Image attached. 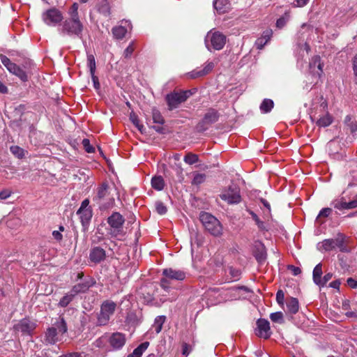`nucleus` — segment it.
<instances>
[{
  "instance_id": "f257e3e1",
  "label": "nucleus",
  "mask_w": 357,
  "mask_h": 357,
  "mask_svg": "<svg viewBox=\"0 0 357 357\" xmlns=\"http://www.w3.org/2000/svg\"><path fill=\"white\" fill-rule=\"evenodd\" d=\"M79 5L74 3L68 10V17L63 22L61 32L70 36L82 38L84 31V23L79 13Z\"/></svg>"
},
{
  "instance_id": "f03ea898",
  "label": "nucleus",
  "mask_w": 357,
  "mask_h": 357,
  "mask_svg": "<svg viewBox=\"0 0 357 357\" xmlns=\"http://www.w3.org/2000/svg\"><path fill=\"white\" fill-rule=\"evenodd\" d=\"M68 327L64 319L61 317L56 318L52 326L47 328L45 333V341L53 344L62 340L63 335L66 333Z\"/></svg>"
},
{
  "instance_id": "7ed1b4c3",
  "label": "nucleus",
  "mask_w": 357,
  "mask_h": 357,
  "mask_svg": "<svg viewBox=\"0 0 357 357\" xmlns=\"http://www.w3.org/2000/svg\"><path fill=\"white\" fill-rule=\"evenodd\" d=\"M199 219L206 230L211 235L215 236L222 235V225L215 216L206 212H202Z\"/></svg>"
},
{
  "instance_id": "20e7f679",
  "label": "nucleus",
  "mask_w": 357,
  "mask_h": 357,
  "mask_svg": "<svg viewBox=\"0 0 357 357\" xmlns=\"http://www.w3.org/2000/svg\"><path fill=\"white\" fill-rule=\"evenodd\" d=\"M165 276L160 280V286L165 291L170 288L171 280H183L185 278V273L181 270H176L172 268H165L162 271Z\"/></svg>"
},
{
  "instance_id": "39448f33",
  "label": "nucleus",
  "mask_w": 357,
  "mask_h": 357,
  "mask_svg": "<svg viewBox=\"0 0 357 357\" xmlns=\"http://www.w3.org/2000/svg\"><path fill=\"white\" fill-rule=\"evenodd\" d=\"M116 307V305L114 302L112 301H104L100 306V310L98 315V325H107L110 320V317L114 314Z\"/></svg>"
},
{
  "instance_id": "423d86ee",
  "label": "nucleus",
  "mask_w": 357,
  "mask_h": 357,
  "mask_svg": "<svg viewBox=\"0 0 357 357\" xmlns=\"http://www.w3.org/2000/svg\"><path fill=\"white\" fill-rule=\"evenodd\" d=\"M206 47L211 50L210 45L216 50H222L226 43V36L220 31H210L205 38Z\"/></svg>"
},
{
  "instance_id": "0eeeda50",
  "label": "nucleus",
  "mask_w": 357,
  "mask_h": 357,
  "mask_svg": "<svg viewBox=\"0 0 357 357\" xmlns=\"http://www.w3.org/2000/svg\"><path fill=\"white\" fill-rule=\"evenodd\" d=\"M220 197L228 204H237L241 201L240 188L234 184L222 190Z\"/></svg>"
},
{
  "instance_id": "6e6552de",
  "label": "nucleus",
  "mask_w": 357,
  "mask_h": 357,
  "mask_svg": "<svg viewBox=\"0 0 357 357\" xmlns=\"http://www.w3.org/2000/svg\"><path fill=\"white\" fill-rule=\"evenodd\" d=\"M192 93L191 91H182L180 92H173L166 96V100L169 110H172L178 107V105L185 102Z\"/></svg>"
},
{
  "instance_id": "1a4fd4ad",
  "label": "nucleus",
  "mask_w": 357,
  "mask_h": 357,
  "mask_svg": "<svg viewBox=\"0 0 357 357\" xmlns=\"http://www.w3.org/2000/svg\"><path fill=\"white\" fill-rule=\"evenodd\" d=\"M42 19L47 26H56L62 22L63 16L59 9L52 8L43 13Z\"/></svg>"
},
{
  "instance_id": "9d476101",
  "label": "nucleus",
  "mask_w": 357,
  "mask_h": 357,
  "mask_svg": "<svg viewBox=\"0 0 357 357\" xmlns=\"http://www.w3.org/2000/svg\"><path fill=\"white\" fill-rule=\"evenodd\" d=\"M0 61L10 73L16 75L23 82L27 81L26 72L17 64L13 63L6 56L1 54Z\"/></svg>"
},
{
  "instance_id": "9b49d317",
  "label": "nucleus",
  "mask_w": 357,
  "mask_h": 357,
  "mask_svg": "<svg viewBox=\"0 0 357 357\" xmlns=\"http://www.w3.org/2000/svg\"><path fill=\"white\" fill-rule=\"evenodd\" d=\"M218 119L219 114L218 111L214 109H209L204 114V118L197 125V130L199 132L206 130L211 124L218 121Z\"/></svg>"
},
{
  "instance_id": "f8f14e48",
  "label": "nucleus",
  "mask_w": 357,
  "mask_h": 357,
  "mask_svg": "<svg viewBox=\"0 0 357 357\" xmlns=\"http://www.w3.org/2000/svg\"><path fill=\"white\" fill-rule=\"evenodd\" d=\"M256 335L261 338L268 339L271 335L270 324L268 320L259 319L257 321Z\"/></svg>"
},
{
  "instance_id": "ddd939ff",
  "label": "nucleus",
  "mask_w": 357,
  "mask_h": 357,
  "mask_svg": "<svg viewBox=\"0 0 357 357\" xmlns=\"http://www.w3.org/2000/svg\"><path fill=\"white\" fill-rule=\"evenodd\" d=\"M123 222L124 218L120 213H113L108 218V223L113 228L112 234H113L114 236H117L120 232V229L122 227Z\"/></svg>"
},
{
  "instance_id": "4468645a",
  "label": "nucleus",
  "mask_w": 357,
  "mask_h": 357,
  "mask_svg": "<svg viewBox=\"0 0 357 357\" xmlns=\"http://www.w3.org/2000/svg\"><path fill=\"white\" fill-rule=\"evenodd\" d=\"M36 328V324L28 319H23L14 326L15 331L24 334H30Z\"/></svg>"
},
{
  "instance_id": "2eb2a0df",
  "label": "nucleus",
  "mask_w": 357,
  "mask_h": 357,
  "mask_svg": "<svg viewBox=\"0 0 357 357\" xmlns=\"http://www.w3.org/2000/svg\"><path fill=\"white\" fill-rule=\"evenodd\" d=\"M310 73L318 77H319L323 73V64L321 62L319 56H314L312 58L309 63Z\"/></svg>"
},
{
  "instance_id": "dca6fc26",
  "label": "nucleus",
  "mask_w": 357,
  "mask_h": 357,
  "mask_svg": "<svg viewBox=\"0 0 357 357\" xmlns=\"http://www.w3.org/2000/svg\"><path fill=\"white\" fill-rule=\"evenodd\" d=\"M109 342L114 349H119L125 344L126 337L123 333H114L110 336Z\"/></svg>"
},
{
  "instance_id": "f3484780",
  "label": "nucleus",
  "mask_w": 357,
  "mask_h": 357,
  "mask_svg": "<svg viewBox=\"0 0 357 357\" xmlns=\"http://www.w3.org/2000/svg\"><path fill=\"white\" fill-rule=\"evenodd\" d=\"M106 257V253L104 249L100 247H95L91 249L89 255V258L91 261L94 263H99L104 260Z\"/></svg>"
},
{
  "instance_id": "a211bd4d",
  "label": "nucleus",
  "mask_w": 357,
  "mask_h": 357,
  "mask_svg": "<svg viewBox=\"0 0 357 357\" xmlns=\"http://www.w3.org/2000/svg\"><path fill=\"white\" fill-rule=\"evenodd\" d=\"M214 68V63L213 62H207L203 69L195 70L190 72L188 75L190 78L195 79L197 77L204 76L208 74Z\"/></svg>"
},
{
  "instance_id": "6ab92c4d",
  "label": "nucleus",
  "mask_w": 357,
  "mask_h": 357,
  "mask_svg": "<svg viewBox=\"0 0 357 357\" xmlns=\"http://www.w3.org/2000/svg\"><path fill=\"white\" fill-rule=\"evenodd\" d=\"M273 34L271 29L264 31L261 37L258 38L255 41V46L257 49L261 50L264 45L270 40Z\"/></svg>"
},
{
  "instance_id": "aec40b11",
  "label": "nucleus",
  "mask_w": 357,
  "mask_h": 357,
  "mask_svg": "<svg viewBox=\"0 0 357 357\" xmlns=\"http://www.w3.org/2000/svg\"><path fill=\"white\" fill-rule=\"evenodd\" d=\"M213 7L220 14L227 13L230 8L229 0H215Z\"/></svg>"
},
{
  "instance_id": "412c9836",
  "label": "nucleus",
  "mask_w": 357,
  "mask_h": 357,
  "mask_svg": "<svg viewBox=\"0 0 357 357\" xmlns=\"http://www.w3.org/2000/svg\"><path fill=\"white\" fill-rule=\"evenodd\" d=\"M108 195V185L106 183L101 184L100 187L97 188V195L93 198V200L97 202H100L104 200Z\"/></svg>"
},
{
  "instance_id": "4be33fe9",
  "label": "nucleus",
  "mask_w": 357,
  "mask_h": 357,
  "mask_svg": "<svg viewBox=\"0 0 357 357\" xmlns=\"http://www.w3.org/2000/svg\"><path fill=\"white\" fill-rule=\"evenodd\" d=\"M317 248L321 252L331 251L335 249V243L333 238L325 239L322 242L319 243Z\"/></svg>"
},
{
  "instance_id": "5701e85b",
  "label": "nucleus",
  "mask_w": 357,
  "mask_h": 357,
  "mask_svg": "<svg viewBox=\"0 0 357 357\" xmlns=\"http://www.w3.org/2000/svg\"><path fill=\"white\" fill-rule=\"evenodd\" d=\"M299 309V303L297 298H291L287 302V312L291 314H296Z\"/></svg>"
},
{
  "instance_id": "b1692460",
  "label": "nucleus",
  "mask_w": 357,
  "mask_h": 357,
  "mask_svg": "<svg viewBox=\"0 0 357 357\" xmlns=\"http://www.w3.org/2000/svg\"><path fill=\"white\" fill-rule=\"evenodd\" d=\"M149 345V342H144L140 344L137 348L134 349L132 353L129 354L127 357H142L143 353L147 349Z\"/></svg>"
},
{
  "instance_id": "393cba45",
  "label": "nucleus",
  "mask_w": 357,
  "mask_h": 357,
  "mask_svg": "<svg viewBox=\"0 0 357 357\" xmlns=\"http://www.w3.org/2000/svg\"><path fill=\"white\" fill-rule=\"evenodd\" d=\"M91 286V284L86 282L83 283H79L75 285L70 290L71 293L75 296L79 293H83L86 291Z\"/></svg>"
},
{
  "instance_id": "a878e982",
  "label": "nucleus",
  "mask_w": 357,
  "mask_h": 357,
  "mask_svg": "<svg viewBox=\"0 0 357 357\" xmlns=\"http://www.w3.org/2000/svg\"><path fill=\"white\" fill-rule=\"evenodd\" d=\"M206 175L204 173H199L198 172H194L192 173V179L191 184L192 185L198 186L205 182Z\"/></svg>"
},
{
  "instance_id": "bb28decb",
  "label": "nucleus",
  "mask_w": 357,
  "mask_h": 357,
  "mask_svg": "<svg viewBox=\"0 0 357 357\" xmlns=\"http://www.w3.org/2000/svg\"><path fill=\"white\" fill-rule=\"evenodd\" d=\"M151 186L158 191H160L164 188L165 181L161 176H153L151 179Z\"/></svg>"
},
{
  "instance_id": "cd10ccee",
  "label": "nucleus",
  "mask_w": 357,
  "mask_h": 357,
  "mask_svg": "<svg viewBox=\"0 0 357 357\" xmlns=\"http://www.w3.org/2000/svg\"><path fill=\"white\" fill-rule=\"evenodd\" d=\"M257 251L255 252V258L259 262H263L266 259V252L263 244L259 243L257 245Z\"/></svg>"
},
{
  "instance_id": "c85d7f7f",
  "label": "nucleus",
  "mask_w": 357,
  "mask_h": 357,
  "mask_svg": "<svg viewBox=\"0 0 357 357\" xmlns=\"http://www.w3.org/2000/svg\"><path fill=\"white\" fill-rule=\"evenodd\" d=\"M332 116L328 113H326L323 116L317 119L316 123L319 127H327L330 126L332 123Z\"/></svg>"
},
{
  "instance_id": "c756f323",
  "label": "nucleus",
  "mask_w": 357,
  "mask_h": 357,
  "mask_svg": "<svg viewBox=\"0 0 357 357\" xmlns=\"http://www.w3.org/2000/svg\"><path fill=\"white\" fill-rule=\"evenodd\" d=\"M165 316H158L154 321L153 324L152 325V329L158 334L159 333L162 328L163 324L165 321Z\"/></svg>"
},
{
  "instance_id": "7c9ffc66",
  "label": "nucleus",
  "mask_w": 357,
  "mask_h": 357,
  "mask_svg": "<svg viewBox=\"0 0 357 357\" xmlns=\"http://www.w3.org/2000/svg\"><path fill=\"white\" fill-rule=\"evenodd\" d=\"M274 105L273 101L271 99H264L260 105V110L262 113H268L271 111Z\"/></svg>"
},
{
  "instance_id": "2f4dec72",
  "label": "nucleus",
  "mask_w": 357,
  "mask_h": 357,
  "mask_svg": "<svg viewBox=\"0 0 357 357\" xmlns=\"http://www.w3.org/2000/svg\"><path fill=\"white\" fill-rule=\"evenodd\" d=\"M112 33L116 38L121 39L126 36L127 33V29L123 26H116L112 29Z\"/></svg>"
},
{
  "instance_id": "473e14b6",
  "label": "nucleus",
  "mask_w": 357,
  "mask_h": 357,
  "mask_svg": "<svg viewBox=\"0 0 357 357\" xmlns=\"http://www.w3.org/2000/svg\"><path fill=\"white\" fill-rule=\"evenodd\" d=\"M322 268L321 264H317L313 270V280L316 284L321 282Z\"/></svg>"
},
{
  "instance_id": "72a5a7b5",
  "label": "nucleus",
  "mask_w": 357,
  "mask_h": 357,
  "mask_svg": "<svg viewBox=\"0 0 357 357\" xmlns=\"http://www.w3.org/2000/svg\"><path fill=\"white\" fill-rule=\"evenodd\" d=\"M184 162L189 165H192L199 161V156L192 153H188L183 158Z\"/></svg>"
},
{
  "instance_id": "f704fd0d",
  "label": "nucleus",
  "mask_w": 357,
  "mask_h": 357,
  "mask_svg": "<svg viewBox=\"0 0 357 357\" xmlns=\"http://www.w3.org/2000/svg\"><path fill=\"white\" fill-rule=\"evenodd\" d=\"M98 11L105 16L110 13V8L107 0H102L98 5Z\"/></svg>"
},
{
  "instance_id": "c9c22d12",
  "label": "nucleus",
  "mask_w": 357,
  "mask_h": 357,
  "mask_svg": "<svg viewBox=\"0 0 357 357\" xmlns=\"http://www.w3.org/2000/svg\"><path fill=\"white\" fill-rule=\"evenodd\" d=\"M332 205L335 208L338 210L349 209L348 202L343 200V199H335L333 202Z\"/></svg>"
},
{
  "instance_id": "e433bc0d",
  "label": "nucleus",
  "mask_w": 357,
  "mask_h": 357,
  "mask_svg": "<svg viewBox=\"0 0 357 357\" xmlns=\"http://www.w3.org/2000/svg\"><path fill=\"white\" fill-rule=\"evenodd\" d=\"M334 243H335V248L337 247L342 252L347 251V250L346 249V248L344 245V236L342 234H338L337 237L334 239Z\"/></svg>"
},
{
  "instance_id": "4c0bfd02",
  "label": "nucleus",
  "mask_w": 357,
  "mask_h": 357,
  "mask_svg": "<svg viewBox=\"0 0 357 357\" xmlns=\"http://www.w3.org/2000/svg\"><path fill=\"white\" fill-rule=\"evenodd\" d=\"M74 296H75L70 291L69 293L66 294L64 296L62 297L59 303V305L62 307H66L72 301Z\"/></svg>"
},
{
  "instance_id": "58836bf2",
  "label": "nucleus",
  "mask_w": 357,
  "mask_h": 357,
  "mask_svg": "<svg viewBox=\"0 0 357 357\" xmlns=\"http://www.w3.org/2000/svg\"><path fill=\"white\" fill-rule=\"evenodd\" d=\"M152 118L155 123L162 125L165 123V120L160 112L155 108L152 110Z\"/></svg>"
},
{
  "instance_id": "ea45409f",
  "label": "nucleus",
  "mask_w": 357,
  "mask_h": 357,
  "mask_svg": "<svg viewBox=\"0 0 357 357\" xmlns=\"http://www.w3.org/2000/svg\"><path fill=\"white\" fill-rule=\"evenodd\" d=\"M87 66L90 70V74L95 73L96 72V60L93 54H87Z\"/></svg>"
},
{
  "instance_id": "a19ab883",
  "label": "nucleus",
  "mask_w": 357,
  "mask_h": 357,
  "mask_svg": "<svg viewBox=\"0 0 357 357\" xmlns=\"http://www.w3.org/2000/svg\"><path fill=\"white\" fill-rule=\"evenodd\" d=\"M130 120L137 128L140 132H143L144 126L139 123L137 114L134 112L130 114Z\"/></svg>"
},
{
  "instance_id": "79ce46f5",
  "label": "nucleus",
  "mask_w": 357,
  "mask_h": 357,
  "mask_svg": "<svg viewBox=\"0 0 357 357\" xmlns=\"http://www.w3.org/2000/svg\"><path fill=\"white\" fill-rule=\"evenodd\" d=\"M10 150L11 153L18 158H22L24 156V149L18 146H12Z\"/></svg>"
},
{
  "instance_id": "37998d69",
  "label": "nucleus",
  "mask_w": 357,
  "mask_h": 357,
  "mask_svg": "<svg viewBox=\"0 0 357 357\" xmlns=\"http://www.w3.org/2000/svg\"><path fill=\"white\" fill-rule=\"evenodd\" d=\"M229 274L230 275V279L233 281L239 280L241 275V271L238 269L233 267H229L227 269Z\"/></svg>"
},
{
  "instance_id": "c03bdc74",
  "label": "nucleus",
  "mask_w": 357,
  "mask_h": 357,
  "mask_svg": "<svg viewBox=\"0 0 357 357\" xmlns=\"http://www.w3.org/2000/svg\"><path fill=\"white\" fill-rule=\"evenodd\" d=\"M155 207L157 213L160 215H164L167 211L166 206L161 201L155 202Z\"/></svg>"
},
{
  "instance_id": "a18cd8bd",
  "label": "nucleus",
  "mask_w": 357,
  "mask_h": 357,
  "mask_svg": "<svg viewBox=\"0 0 357 357\" xmlns=\"http://www.w3.org/2000/svg\"><path fill=\"white\" fill-rule=\"evenodd\" d=\"M270 319L272 321L275 323H282L284 321L283 314L281 312L271 313L270 314Z\"/></svg>"
},
{
  "instance_id": "49530a36",
  "label": "nucleus",
  "mask_w": 357,
  "mask_h": 357,
  "mask_svg": "<svg viewBox=\"0 0 357 357\" xmlns=\"http://www.w3.org/2000/svg\"><path fill=\"white\" fill-rule=\"evenodd\" d=\"M289 19V15L286 13L284 16L281 17L280 18H279L277 20V22H276L277 27L282 28L286 24V23L287 22Z\"/></svg>"
},
{
  "instance_id": "de8ad7c7",
  "label": "nucleus",
  "mask_w": 357,
  "mask_h": 357,
  "mask_svg": "<svg viewBox=\"0 0 357 357\" xmlns=\"http://www.w3.org/2000/svg\"><path fill=\"white\" fill-rule=\"evenodd\" d=\"M82 145L87 153L94 152V148L91 145L89 139H84L82 140Z\"/></svg>"
},
{
  "instance_id": "09e8293b",
  "label": "nucleus",
  "mask_w": 357,
  "mask_h": 357,
  "mask_svg": "<svg viewBox=\"0 0 357 357\" xmlns=\"http://www.w3.org/2000/svg\"><path fill=\"white\" fill-rule=\"evenodd\" d=\"M77 214L80 215V218L82 221H88L91 218V210H85L81 213H77Z\"/></svg>"
},
{
  "instance_id": "8fccbe9b",
  "label": "nucleus",
  "mask_w": 357,
  "mask_h": 357,
  "mask_svg": "<svg viewBox=\"0 0 357 357\" xmlns=\"http://www.w3.org/2000/svg\"><path fill=\"white\" fill-rule=\"evenodd\" d=\"M309 0H294L291 5L295 8H302L307 4Z\"/></svg>"
},
{
  "instance_id": "3c124183",
  "label": "nucleus",
  "mask_w": 357,
  "mask_h": 357,
  "mask_svg": "<svg viewBox=\"0 0 357 357\" xmlns=\"http://www.w3.org/2000/svg\"><path fill=\"white\" fill-rule=\"evenodd\" d=\"M13 194L12 190L8 189L3 190L0 192V199L5 200L9 198Z\"/></svg>"
},
{
  "instance_id": "603ef678",
  "label": "nucleus",
  "mask_w": 357,
  "mask_h": 357,
  "mask_svg": "<svg viewBox=\"0 0 357 357\" xmlns=\"http://www.w3.org/2000/svg\"><path fill=\"white\" fill-rule=\"evenodd\" d=\"M85 210H91L89 208V200L88 199H85L82 201L81 206L78 209L77 213H81Z\"/></svg>"
},
{
  "instance_id": "864d4df0",
  "label": "nucleus",
  "mask_w": 357,
  "mask_h": 357,
  "mask_svg": "<svg viewBox=\"0 0 357 357\" xmlns=\"http://www.w3.org/2000/svg\"><path fill=\"white\" fill-rule=\"evenodd\" d=\"M331 208H324L320 211L317 219H319L321 217H328L331 214Z\"/></svg>"
},
{
  "instance_id": "5fc2aeb1",
  "label": "nucleus",
  "mask_w": 357,
  "mask_h": 357,
  "mask_svg": "<svg viewBox=\"0 0 357 357\" xmlns=\"http://www.w3.org/2000/svg\"><path fill=\"white\" fill-rule=\"evenodd\" d=\"M134 51L133 44L130 43L125 50L123 55L126 58L130 57Z\"/></svg>"
},
{
  "instance_id": "6e6d98bb",
  "label": "nucleus",
  "mask_w": 357,
  "mask_h": 357,
  "mask_svg": "<svg viewBox=\"0 0 357 357\" xmlns=\"http://www.w3.org/2000/svg\"><path fill=\"white\" fill-rule=\"evenodd\" d=\"M333 275L331 273L326 274L323 278H321V282L317 284L319 286H324L328 281H329L332 278Z\"/></svg>"
},
{
  "instance_id": "4d7b16f0",
  "label": "nucleus",
  "mask_w": 357,
  "mask_h": 357,
  "mask_svg": "<svg viewBox=\"0 0 357 357\" xmlns=\"http://www.w3.org/2000/svg\"><path fill=\"white\" fill-rule=\"evenodd\" d=\"M288 270H289L294 275H298L301 273L300 268L294 266L293 265L288 266Z\"/></svg>"
},
{
  "instance_id": "13d9d810",
  "label": "nucleus",
  "mask_w": 357,
  "mask_h": 357,
  "mask_svg": "<svg viewBox=\"0 0 357 357\" xmlns=\"http://www.w3.org/2000/svg\"><path fill=\"white\" fill-rule=\"evenodd\" d=\"M284 298V293L282 290H279L276 294V300L279 304H282Z\"/></svg>"
},
{
  "instance_id": "bf43d9fd",
  "label": "nucleus",
  "mask_w": 357,
  "mask_h": 357,
  "mask_svg": "<svg viewBox=\"0 0 357 357\" xmlns=\"http://www.w3.org/2000/svg\"><path fill=\"white\" fill-rule=\"evenodd\" d=\"M91 79L93 83V86L96 89H100V83L98 81V78L97 76H96L95 73L91 74Z\"/></svg>"
},
{
  "instance_id": "052dcab7",
  "label": "nucleus",
  "mask_w": 357,
  "mask_h": 357,
  "mask_svg": "<svg viewBox=\"0 0 357 357\" xmlns=\"http://www.w3.org/2000/svg\"><path fill=\"white\" fill-rule=\"evenodd\" d=\"M352 68L355 77H357V54L352 59Z\"/></svg>"
},
{
  "instance_id": "680f3d73",
  "label": "nucleus",
  "mask_w": 357,
  "mask_h": 357,
  "mask_svg": "<svg viewBox=\"0 0 357 357\" xmlns=\"http://www.w3.org/2000/svg\"><path fill=\"white\" fill-rule=\"evenodd\" d=\"M347 282L350 287L353 289L357 288V281L354 279L349 278L347 279Z\"/></svg>"
},
{
  "instance_id": "e2e57ef3",
  "label": "nucleus",
  "mask_w": 357,
  "mask_h": 357,
  "mask_svg": "<svg viewBox=\"0 0 357 357\" xmlns=\"http://www.w3.org/2000/svg\"><path fill=\"white\" fill-rule=\"evenodd\" d=\"M258 226V228L261 231H268V227L267 225L262 221L259 220L258 222L256 223Z\"/></svg>"
},
{
  "instance_id": "0e129e2a",
  "label": "nucleus",
  "mask_w": 357,
  "mask_h": 357,
  "mask_svg": "<svg viewBox=\"0 0 357 357\" xmlns=\"http://www.w3.org/2000/svg\"><path fill=\"white\" fill-rule=\"evenodd\" d=\"M52 236L57 241H61L62 240L63 236L60 233V231H53Z\"/></svg>"
},
{
  "instance_id": "69168bd1",
  "label": "nucleus",
  "mask_w": 357,
  "mask_h": 357,
  "mask_svg": "<svg viewBox=\"0 0 357 357\" xmlns=\"http://www.w3.org/2000/svg\"><path fill=\"white\" fill-rule=\"evenodd\" d=\"M190 352V349L188 344L184 343L182 346V353L185 356H188Z\"/></svg>"
},
{
  "instance_id": "338daca9",
  "label": "nucleus",
  "mask_w": 357,
  "mask_h": 357,
  "mask_svg": "<svg viewBox=\"0 0 357 357\" xmlns=\"http://www.w3.org/2000/svg\"><path fill=\"white\" fill-rule=\"evenodd\" d=\"M349 209L355 208L357 207V195L354 198L353 200L348 202Z\"/></svg>"
},
{
  "instance_id": "774afa93",
  "label": "nucleus",
  "mask_w": 357,
  "mask_h": 357,
  "mask_svg": "<svg viewBox=\"0 0 357 357\" xmlns=\"http://www.w3.org/2000/svg\"><path fill=\"white\" fill-rule=\"evenodd\" d=\"M340 282L339 280H335L330 283L329 286L332 288L339 289Z\"/></svg>"
}]
</instances>
